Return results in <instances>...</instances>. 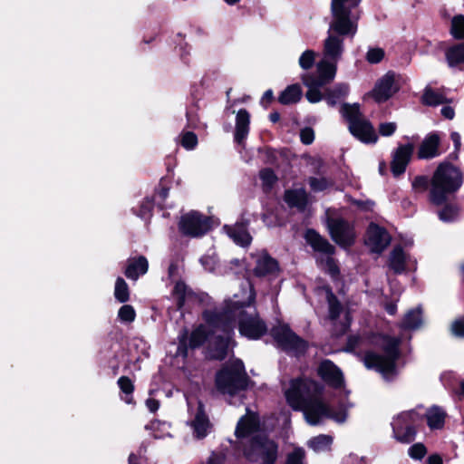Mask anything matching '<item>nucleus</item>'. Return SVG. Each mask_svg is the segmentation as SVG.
<instances>
[{"instance_id": "obj_1", "label": "nucleus", "mask_w": 464, "mask_h": 464, "mask_svg": "<svg viewBox=\"0 0 464 464\" xmlns=\"http://www.w3.org/2000/svg\"><path fill=\"white\" fill-rule=\"evenodd\" d=\"M255 299V290L246 283L241 295L237 294L233 299L226 300L218 314L208 316V321L217 328L215 333L221 329L225 334V338H221L220 348L211 352V355L217 360L226 357L237 325L240 334L248 339H259L266 333V324L259 317L254 305Z\"/></svg>"}, {"instance_id": "obj_2", "label": "nucleus", "mask_w": 464, "mask_h": 464, "mask_svg": "<svg viewBox=\"0 0 464 464\" xmlns=\"http://www.w3.org/2000/svg\"><path fill=\"white\" fill-rule=\"evenodd\" d=\"M318 385L309 379L291 380L285 389V397L289 406L295 411H302L305 420L310 425L320 424L324 418L343 423L347 418V410L350 405L341 403L337 411H333L331 406L323 399L314 393Z\"/></svg>"}, {"instance_id": "obj_3", "label": "nucleus", "mask_w": 464, "mask_h": 464, "mask_svg": "<svg viewBox=\"0 0 464 464\" xmlns=\"http://www.w3.org/2000/svg\"><path fill=\"white\" fill-rule=\"evenodd\" d=\"M463 182L462 173L450 163H440L431 179L430 201L441 205L450 193L457 191Z\"/></svg>"}, {"instance_id": "obj_4", "label": "nucleus", "mask_w": 464, "mask_h": 464, "mask_svg": "<svg viewBox=\"0 0 464 464\" xmlns=\"http://www.w3.org/2000/svg\"><path fill=\"white\" fill-rule=\"evenodd\" d=\"M362 0H332L330 22L331 28L341 34L355 35L358 29V21L361 17Z\"/></svg>"}, {"instance_id": "obj_5", "label": "nucleus", "mask_w": 464, "mask_h": 464, "mask_svg": "<svg viewBox=\"0 0 464 464\" xmlns=\"http://www.w3.org/2000/svg\"><path fill=\"white\" fill-rule=\"evenodd\" d=\"M336 71L337 62L323 57L316 64V77L312 74L303 75V82L308 88L305 97L310 102L315 103L323 100L320 89L334 81Z\"/></svg>"}, {"instance_id": "obj_6", "label": "nucleus", "mask_w": 464, "mask_h": 464, "mask_svg": "<svg viewBox=\"0 0 464 464\" xmlns=\"http://www.w3.org/2000/svg\"><path fill=\"white\" fill-rule=\"evenodd\" d=\"M399 343L398 338L383 337L382 344L385 354L366 353L364 356L365 366L381 372L385 379L392 377L395 373V362L399 356Z\"/></svg>"}, {"instance_id": "obj_7", "label": "nucleus", "mask_w": 464, "mask_h": 464, "mask_svg": "<svg viewBox=\"0 0 464 464\" xmlns=\"http://www.w3.org/2000/svg\"><path fill=\"white\" fill-rule=\"evenodd\" d=\"M341 113L348 122L350 132L364 143H375L378 136L371 122L363 117L357 103L342 105Z\"/></svg>"}, {"instance_id": "obj_8", "label": "nucleus", "mask_w": 464, "mask_h": 464, "mask_svg": "<svg viewBox=\"0 0 464 464\" xmlns=\"http://www.w3.org/2000/svg\"><path fill=\"white\" fill-rule=\"evenodd\" d=\"M247 384V376L244 364L239 360H235L220 370L216 377V385L224 394L234 395L244 390Z\"/></svg>"}, {"instance_id": "obj_9", "label": "nucleus", "mask_w": 464, "mask_h": 464, "mask_svg": "<svg viewBox=\"0 0 464 464\" xmlns=\"http://www.w3.org/2000/svg\"><path fill=\"white\" fill-rule=\"evenodd\" d=\"M244 454L252 462L274 464L277 459L278 446L266 437H258L255 438L245 449Z\"/></svg>"}, {"instance_id": "obj_10", "label": "nucleus", "mask_w": 464, "mask_h": 464, "mask_svg": "<svg viewBox=\"0 0 464 464\" xmlns=\"http://www.w3.org/2000/svg\"><path fill=\"white\" fill-rule=\"evenodd\" d=\"M218 314V312H207L204 314L207 324L199 325L190 334L188 346L190 348H196L200 346L206 340L209 341L208 356L215 359L211 355V352L216 349H219L221 346V338H225L224 333L221 329L217 328L208 321V316Z\"/></svg>"}, {"instance_id": "obj_11", "label": "nucleus", "mask_w": 464, "mask_h": 464, "mask_svg": "<svg viewBox=\"0 0 464 464\" xmlns=\"http://www.w3.org/2000/svg\"><path fill=\"white\" fill-rule=\"evenodd\" d=\"M327 227L332 239L338 246L347 248L354 244L357 234L353 223L341 217H328Z\"/></svg>"}, {"instance_id": "obj_12", "label": "nucleus", "mask_w": 464, "mask_h": 464, "mask_svg": "<svg viewBox=\"0 0 464 464\" xmlns=\"http://www.w3.org/2000/svg\"><path fill=\"white\" fill-rule=\"evenodd\" d=\"M415 411H403L392 420V426L394 438L401 443H411L415 440V424L420 420Z\"/></svg>"}, {"instance_id": "obj_13", "label": "nucleus", "mask_w": 464, "mask_h": 464, "mask_svg": "<svg viewBox=\"0 0 464 464\" xmlns=\"http://www.w3.org/2000/svg\"><path fill=\"white\" fill-rule=\"evenodd\" d=\"M272 335L283 349L300 354L304 353L307 347L304 340L298 337L285 324H280L272 329Z\"/></svg>"}, {"instance_id": "obj_14", "label": "nucleus", "mask_w": 464, "mask_h": 464, "mask_svg": "<svg viewBox=\"0 0 464 464\" xmlns=\"http://www.w3.org/2000/svg\"><path fill=\"white\" fill-rule=\"evenodd\" d=\"M179 227L182 234L197 237L209 229V221L198 212L192 211L181 217Z\"/></svg>"}, {"instance_id": "obj_15", "label": "nucleus", "mask_w": 464, "mask_h": 464, "mask_svg": "<svg viewBox=\"0 0 464 464\" xmlns=\"http://www.w3.org/2000/svg\"><path fill=\"white\" fill-rule=\"evenodd\" d=\"M392 237L387 230L375 223H371L366 230L364 243L372 253L381 254L390 245Z\"/></svg>"}, {"instance_id": "obj_16", "label": "nucleus", "mask_w": 464, "mask_h": 464, "mask_svg": "<svg viewBox=\"0 0 464 464\" xmlns=\"http://www.w3.org/2000/svg\"><path fill=\"white\" fill-rule=\"evenodd\" d=\"M344 36L352 37L350 34H341L339 32L332 29L330 24L327 37L323 44V57L338 63L344 52Z\"/></svg>"}, {"instance_id": "obj_17", "label": "nucleus", "mask_w": 464, "mask_h": 464, "mask_svg": "<svg viewBox=\"0 0 464 464\" xmlns=\"http://www.w3.org/2000/svg\"><path fill=\"white\" fill-rule=\"evenodd\" d=\"M398 90L395 74L389 72L376 82L372 96L377 102H382L390 99Z\"/></svg>"}, {"instance_id": "obj_18", "label": "nucleus", "mask_w": 464, "mask_h": 464, "mask_svg": "<svg viewBox=\"0 0 464 464\" xmlns=\"http://www.w3.org/2000/svg\"><path fill=\"white\" fill-rule=\"evenodd\" d=\"M412 152L413 145L410 143L397 148L391 163V169L394 176H399L405 171Z\"/></svg>"}, {"instance_id": "obj_19", "label": "nucleus", "mask_w": 464, "mask_h": 464, "mask_svg": "<svg viewBox=\"0 0 464 464\" xmlns=\"http://www.w3.org/2000/svg\"><path fill=\"white\" fill-rule=\"evenodd\" d=\"M318 374L329 385L334 388L342 387L343 377L340 370L330 361H324L318 367Z\"/></svg>"}, {"instance_id": "obj_20", "label": "nucleus", "mask_w": 464, "mask_h": 464, "mask_svg": "<svg viewBox=\"0 0 464 464\" xmlns=\"http://www.w3.org/2000/svg\"><path fill=\"white\" fill-rule=\"evenodd\" d=\"M256 263L254 273L257 276H275L279 273L277 261L266 252H262L257 256Z\"/></svg>"}, {"instance_id": "obj_21", "label": "nucleus", "mask_w": 464, "mask_h": 464, "mask_svg": "<svg viewBox=\"0 0 464 464\" xmlns=\"http://www.w3.org/2000/svg\"><path fill=\"white\" fill-rule=\"evenodd\" d=\"M189 424L198 439L205 438L210 430L208 418L205 414L203 404L200 401L197 402L196 412Z\"/></svg>"}, {"instance_id": "obj_22", "label": "nucleus", "mask_w": 464, "mask_h": 464, "mask_svg": "<svg viewBox=\"0 0 464 464\" xmlns=\"http://www.w3.org/2000/svg\"><path fill=\"white\" fill-rule=\"evenodd\" d=\"M257 428V416L247 411L246 414L238 420L235 433L237 438H245L254 433Z\"/></svg>"}, {"instance_id": "obj_23", "label": "nucleus", "mask_w": 464, "mask_h": 464, "mask_svg": "<svg viewBox=\"0 0 464 464\" xmlns=\"http://www.w3.org/2000/svg\"><path fill=\"white\" fill-rule=\"evenodd\" d=\"M440 136L437 133L429 134L421 142L418 156L420 159H431L440 155Z\"/></svg>"}, {"instance_id": "obj_24", "label": "nucleus", "mask_w": 464, "mask_h": 464, "mask_svg": "<svg viewBox=\"0 0 464 464\" xmlns=\"http://www.w3.org/2000/svg\"><path fill=\"white\" fill-rule=\"evenodd\" d=\"M305 239L314 250L324 253L327 256L334 254V246L314 230H307Z\"/></svg>"}, {"instance_id": "obj_25", "label": "nucleus", "mask_w": 464, "mask_h": 464, "mask_svg": "<svg viewBox=\"0 0 464 464\" xmlns=\"http://www.w3.org/2000/svg\"><path fill=\"white\" fill-rule=\"evenodd\" d=\"M305 239L314 250L324 253L327 256L334 254V246L314 230H307Z\"/></svg>"}, {"instance_id": "obj_26", "label": "nucleus", "mask_w": 464, "mask_h": 464, "mask_svg": "<svg viewBox=\"0 0 464 464\" xmlns=\"http://www.w3.org/2000/svg\"><path fill=\"white\" fill-rule=\"evenodd\" d=\"M148 267L149 264L145 256H140L138 258H130L125 269V276L130 279L137 280L140 276L147 273Z\"/></svg>"}, {"instance_id": "obj_27", "label": "nucleus", "mask_w": 464, "mask_h": 464, "mask_svg": "<svg viewBox=\"0 0 464 464\" xmlns=\"http://www.w3.org/2000/svg\"><path fill=\"white\" fill-rule=\"evenodd\" d=\"M249 123L250 115L247 111L239 110L236 119L235 140L237 142L241 143L246 139L249 130Z\"/></svg>"}, {"instance_id": "obj_28", "label": "nucleus", "mask_w": 464, "mask_h": 464, "mask_svg": "<svg viewBox=\"0 0 464 464\" xmlns=\"http://www.w3.org/2000/svg\"><path fill=\"white\" fill-rule=\"evenodd\" d=\"M224 228L236 244L242 246L250 244L252 237L244 224H236L234 227L226 226Z\"/></svg>"}, {"instance_id": "obj_29", "label": "nucleus", "mask_w": 464, "mask_h": 464, "mask_svg": "<svg viewBox=\"0 0 464 464\" xmlns=\"http://www.w3.org/2000/svg\"><path fill=\"white\" fill-rule=\"evenodd\" d=\"M285 200L290 207L303 209L307 204V194L303 188L287 190L285 194Z\"/></svg>"}, {"instance_id": "obj_30", "label": "nucleus", "mask_w": 464, "mask_h": 464, "mask_svg": "<svg viewBox=\"0 0 464 464\" xmlns=\"http://www.w3.org/2000/svg\"><path fill=\"white\" fill-rule=\"evenodd\" d=\"M349 92V86L345 83H339L332 89H327L323 99H325L330 106H334Z\"/></svg>"}, {"instance_id": "obj_31", "label": "nucleus", "mask_w": 464, "mask_h": 464, "mask_svg": "<svg viewBox=\"0 0 464 464\" xmlns=\"http://www.w3.org/2000/svg\"><path fill=\"white\" fill-rule=\"evenodd\" d=\"M446 61L450 67H455L464 63V43L455 44L445 53Z\"/></svg>"}, {"instance_id": "obj_32", "label": "nucleus", "mask_w": 464, "mask_h": 464, "mask_svg": "<svg viewBox=\"0 0 464 464\" xmlns=\"http://www.w3.org/2000/svg\"><path fill=\"white\" fill-rule=\"evenodd\" d=\"M446 413L439 407H431L426 412L427 424L430 429H441L444 425Z\"/></svg>"}, {"instance_id": "obj_33", "label": "nucleus", "mask_w": 464, "mask_h": 464, "mask_svg": "<svg viewBox=\"0 0 464 464\" xmlns=\"http://www.w3.org/2000/svg\"><path fill=\"white\" fill-rule=\"evenodd\" d=\"M406 256L401 247L396 246L390 255V267L395 273H401L405 269Z\"/></svg>"}, {"instance_id": "obj_34", "label": "nucleus", "mask_w": 464, "mask_h": 464, "mask_svg": "<svg viewBox=\"0 0 464 464\" xmlns=\"http://www.w3.org/2000/svg\"><path fill=\"white\" fill-rule=\"evenodd\" d=\"M302 96V90L298 84L288 86L279 96L278 100L282 104H292L299 102Z\"/></svg>"}, {"instance_id": "obj_35", "label": "nucleus", "mask_w": 464, "mask_h": 464, "mask_svg": "<svg viewBox=\"0 0 464 464\" xmlns=\"http://www.w3.org/2000/svg\"><path fill=\"white\" fill-rule=\"evenodd\" d=\"M421 323V311L420 308H416L409 311L405 314L401 326L403 329L412 330L418 328Z\"/></svg>"}, {"instance_id": "obj_36", "label": "nucleus", "mask_w": 464, "mask_h": 464, "mask_svg": "<svg viewBox=\"0 0 464 464\" xmlns=\"http://www.w3.org/2000/svg\"><path fill=\"white\" fill-rule=\"evenodd\" d=\"M147 430H151L153 431V437L155 439H163L165 437L170 436V425L167 422H162L160 420L151 421L149 425L146 426Z\"/></svg>"}, {"instance_id": "obj_37", "label": "nucleus", "mask_w": 464, "mask_h": 464, "mask_svg": "<svg viewBox=\"0 0 464 464\" xmlns=\"http://www.w3.org/2000/svg\"><path fill=\"white\" fill-rule=\"evenodd\" d=\"M333 442V438L329 435H319L312 438L308 441V446L314 451H323L327 450Z\"/></svg>"}, {"instance_id": "obj_38", "label": "nucleus", "mask_w": 464, "mask_h": 464, "mask_svg": "<svg viewBox=\"0 0 464 464\" xmlns=\"http://www.w3.org/2000/svg\"><path fill=\"white\" fill-rule=\"evenodd\" d=\"M450 33L455 39H464V15L457 14L452 17Z\"/></svg>"}, {"instance_id": "obj_39", "label": "nucleus", "mask_w": 464, "mask_h": 464, "mask_svg": "<svg viewBox=\"0 0 464 464\" xmlns=\"http://www.w3.org/2000/svg\"><path fill=\"white\" fill-rule=\"evenodd\" d=\"M114 296L121 303H125L130 298L129 286L121 277H118L115 282Z\"/></svg>"}, {"instance_id": "obj_40", "label": "nucleus", "mask_w": 464, "mask_h": 464, "mask_svg": "<svg viewBox=\"0 0 464 464\" xmlns=\"http://www.w3.org/2000/svg\"><path fill=\"white\" fill-rule=\"evenodd\" d=\"M446 100L442 94L434 92L430 88H426L422 95L423 103L430 106L442 104Z\"/></svg>"}, {"instance_id": "obj_41", "label": "nucleus", "mask_w": 464, "mask_h": 464, "mask_svg": "<svg viewBox=\"0 0 464 464\" xmlns=\"http://www.w3.org/2000/svg\"><path fill=\"white\" fill-rule=\"evenodd\" d=\"M326 297L329 304V317L334 320L339 316L342 306L330 289H326Z\"/></svg>"}, {"instance_id": "obj_42", "label": "nucleus", "mask_w": 464, "mask_h": 464, "mask_svg": "<svg viewBox=\"0 0 464 464\" xmlns=\"http://www.w3.org/2000/svg\"><path fill=\"white\" fill-rule=\"evenodd\" d=\"M259 177L262 180V186L266 190L270 189L277 180L276 174L270 169H262L259 173Z\"/></svg>"}, {"instance_id": "obj_43", "label": "nucleus", "mask_w": 464, "mask_h": 464, "mask_svg": "<svg viewBox=\"0 0 464 464\" xmlns=\"http://www.w3.org/2000/svg\"><path fill=\"white\" fill-rule=\"evenodd\" d=\"M118 317L123 323H132L135 320L136 312L133 306L124 304L120 308Z\"/></svg>"}, {"instance_id": "obj_44", "label": "nucleus", "mask_w": 464, "mask_h": 464, "mask_svg": "<svg viewBox=\"0 0 464 464\" xmlns=\"http://www.w3.org/2000/svg\"><path fill=\"white\" fill-rule=\"evenodd\" d=\"M180 144L186 150H193L198 144L197 135L192 131H185L180 134Z\"/></svg>"}, {"instance_id": "obj_45", "label": "nucleus", "mask_w": 464, "mask_h": 464, "mask_svg": "<svg viewBox=\"0 0 464 464\" xmlns=\"http://www.w3.org/2000/svg\"><path fill=\"white\" fill-rule=\"evenodd\" d=\"M315 53L313 50L304 51L299 58V65L304 70L310 69L314 63Z\"/></svg>"}, {"instance_id": "obj_46", "label": "nucleus", "mask_w": 464, "mask_h": 464, "mask_svg": "<svg viewBox=\"0 0 464 464\" xmlns=\"http://www.w3.org/2000/svg\"><path fill=\"white\" fill-rule=\"evenodd\" d=\"M427 453L425 446L421 443L413 444L409 448V455L414 459H421Z\"/></svg>"}, {"instance_id": "obj_47", "label": "nucleus", "mask_w": 464, "mask_h": 464, "mask_svg": "<svg viewBox=\"0 0 464 464\" xmlns=\"http://www.w3.org/2000/svg\"><path fill=\"white\" fill-rule=\"evenodd\" d=\"M384 57V52L381 48H372L366 53V60L370 63H378Z\"/></svg>"}, {"instance_id": "obj_48", "label": "nucleus", "mask_w": 464, "mask_h": 464, "mask_svg": "<svg viewBox=\"0 0 464 464\" xmlns=\"http://www.w3.org/2000/svg\"><path fill=\"white\" fill-rule=\"evenodd\" d=\"M304 450L302 449H295L293 452L289 453L286 459V464H304Z\"/></svg>"}, {"instance_id": "obj_49", "label": "nucleus", "mask_w": 464, "mask_h": 464, "mask_svg": "<svg viewBox=\"0 0 464 464\" xmlns=\"http://www.w3.org/2000/svg\"><path fill=\"white\" fill-rule=\"evenodd\" d=\"M200 263L207 271L213 272L218 264L216 255H205L200 258Z\"/></svg>"}, {"instance_id": "obj_50", "label": "nucleus", "mask_w": 464, "mask_h": 464, "mask_svg": "<svg viewBox=\"0 0 464 464\" xmlns=\"http://www.w3.org/2000/svg\"><path fill=\"white\" fill-rule=\"evenodd\" d=\"M309 184L314 191H321L325 189L330 182L325 178H311Z\"/></svg>"}, {"instance_id": "obj_51", "label": "nucleus", "mask_w": 464, "mask_h": 464, "mask_svg": "<svg viewBox=\"0 0 464 464\" xmlns=\"http://www.w3.org/2000/svg\"><path fill=\"white\" fill-rule=\"evenodd\" d=\"M118 385H119L120 389L127 395H130L133 392L134 386L129 377L121 376L118 380Z\"/></svg>"}, {"instance_id": "obj_52", "label": "nucleus", "mask_w": 464, "mask_h": 464, "mask_svg": "<svg viewBox=\"0 0 464 464\" xmlns=\"http://www.w3.org/2000/svg\"><path fill=\"white\" fill-rule=\"evenodd\" d=\"M458 214V210L454 207L447 206L439 212V217L443 221H451Z\"/></svg>"}, {"instance_id": "obj_53", "label": "nucleus", "mask_w": 464, "mask_h": 464, "mask_svg": "<svg viewBox=\"0 0 464 464\" xmlns=\"http://www.w3.org/2000/svg\"><path fill=\"white\" fill-rule=\"evenodd\" d=\"M322 264L324 266V269H325V271L329 273L333 277L339 274L338 266L330 256H328L325 261L322 262Z\"/></svg>"}, {"instance_id": "obj_54", "label": "nucleus", "mask_w": 464, "mask_h": 464, "mask_svg": "<svg viewBox=\"0 0 464 464\" xmlns=\"http://www.w3.org/2000/svg\"><path fill=\"white\" fill-rule=\"evenodd\" d=\"M397 129L395 122H383L379 126V132L382 136L388 137L392 135Z\"/></svg>"}, {"instance_id": "obj_55", "label": "nucleus", "mask_w": 464, "mask_h": 464, "mask_svg": "<svg viewBox=\"0 0 464 464\" xmlns=\"http://www.w3.org/2000/svg\"><path fill=\"white\" fill-rule=\"evenodd\" d=\"M428 183H429V181H428V179L426 177L418 176L412 181V188L417 192H423V191H425L427 189Z\"/></svg>"}, {"instance_id": "obj_56", "label": "nucleus", "mask_w": 464, "mask_h": 464, "mask_svg": "<svg viewBox=\"0 0 464 464\" xmlns=\"http://www.w3.org/2000/svg\"><path fill=\"white\" fill-rule=\"evenodd\" d=\"M300 139L304 144H311L314 139V130L311 128H304L300 132Z\"/></svg>"}, {"instance_id": "obj_57", "label": "nucleus", "mask_w": 464, "mask_h": 464, "mask_svg": "<svg viewBox=\"0 0 464 464\" xmlns=\"http://www.w3.org/2000/svg\"><path fill=\"white\" fill-rule=\"evenodd\" d=\"M451 332L456 336L464 337V319L455 321L451 325Z\"/></svg>"}, {"instance_id": "obj_58", "label": "nucleus", "mask_w": 464, "mask_h": 464, "mask_svg": "<svg viewBox=\"0 0 464 464\" xmlns=\"http://www.w3.org/2000/svg\"><path fill=\"white\" fill-rule=\"evenodd\" d=\"M225 455L223 453L213 452L206 464H224Z\"/></svg>"}, {"instance_id": "obj_59", "label": "nucleus", "mask_w": 464, "mask_h": 464, "mask_svg": "<svg viewBox=\"0 0 464 464\" xmlns=\"http://www.w3.org/2000/svg\"><path fill=\"white\" fill-rule=\"evenodd\" d=\"M441 114L448 120H452L455 116L454 109L450 106H444L441 109Z\"/></svg>"}, {"instance_id": "obj_60", "label": "nucleus", "mask_w": 464, "mask_h": 464, "mask_svg": "<svg viewBox=\"0 0 464 464\" xmlns=\"http://www.w3.org/2000/svg\"><path fill=\"white\" fill-rule=\"evenodd\" d=\"M146 406L151 412H155L160 407V402L155 399L150 398L146 401Z\"/></svg>"}, {"instance_id": "obj_61", "label": "nucleus", "mask_w": 464, "mask_h": 464, "mask_svg": "<svg viewBox=\"0 0 464 464\" xmlns=\"http://www.w3.org/2000/svg\"><path fill=\"white\" fill-rule=\"evenodd\" d=\"M174 292L179 296V298H182L185 295L186 292L185 284L181 282L177 283L174 287Z\"/></svg>"}, {"instance_id": "obj_62", "label": "nucleus", "mask_w": 464, "mask_h": 464, "mask_svg": "<svg viewBox=\"0 0 464 464\" xmlns=\"http://www.w3.org/2000/svg\"><path fill=\"white\" fill-rule=\"evenodd\" d=\"M450 137L454 143L455 150H459L460 148V135L458 132H452Z\"/></svg>"}, {"instance_id": "obj_63", "label": "nucleus", "mask_w": 464, "mask_h": 464, "mask_svg": "<svg viewBox=\"0 0 464 464\" xmlns=\"http://www.w3.org/2000/svg\"><path fill=\"white\" fill-rule=\"evenodd\" d=\"M272 99H273V92L271 90H267L264 93V95L262 97V100H261V102L263 104L266 105V104H268L272 101Z\"/></svg>"}, {"instance_id": "obj_64", "label": "nucleus", "mask_w": 464, "mask_h": 464, "mask_svg": "<svg viewBox=\"0 0 464 464\" xmlns=\"http://www.w3.org/2000/svg\"><path fill=\"white\" fill-rule=\"evenodd\" d=\"M428 464H442V459L439 455H431L428 458Z\"/></svg>"}]
</instances>
